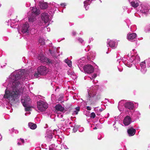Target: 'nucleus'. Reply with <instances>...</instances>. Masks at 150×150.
<instances>
[{
    "label": "nucleus",
    "mask_w": 150,
    "mask_h": 150,
    "mask_svg": "<svg viewBox=\"0 0 150 150\" xmlns=\"http://www.w3.org/2000/svg\"><path fill=\"white\" fill-rule=\"evenodd\" d=\"M15 79L13 83V91H12L5 90V94L4 98L8 99L12 102L17 98L19 93L23 92V89L20 83V76L16 75Z\"/></svg>",
    "instance_id": "nucleus-1"
},
{
    "label": "nucleus",
    "mask_w": 150,
    "mask_h": 150,
    "mask_svg": "<svg viewBox=\"0 0 150 150\" xmlns=\"http://www.w3.org/2000/svg\"><path fill=\"white\" fill-rule=\"evenodd\" d=\"M48 72L47 69L45 66H41L38 68L37 73L34 74V76L38 77L41 75H45Z\"/></svg>",
    "instance_id": "nucleus-2"
},
{
    "label": "nucleus",
    "mask_w": 150,
    "mask_h": 150,
    "mask_svg": "<svg viewBox=\"0 0 150 150\" xmlns=\"http://www.w3.org/2000/svg\"><path fill=\"white\" fill-rule=\"evenodd\" d=\"M37 107L40 111L43 112L47 108L48 105L46 102L42 100H40L37 102Z\"/></svg>",
    "instance_id": "nucleus-3"
},
{
    "label": "nucleus",
    "mask_w": 150,
    "mask_h": 150,
    "mask_svg": "<svg viewBox=\"0 0 150 150\" xmlns=\"http://www.w3.org/2000/svg\"><path fill=\"white\" fill-rule=\"evenodd\" d=\"M38 59L41 62H46L49 64L52 63V61L50 59L47 58L42 54H39Z\"/></svg>",
    "instance_id": "nucleus-4"
},
{
    "label": "nucleus",
    "mask_w": 150,
    "mask_h": 150,
    "mask_svg": "<svg viewBox=\"0 0 150 150\" xmlns=\"http://www.w3.org/2000/svg\"><path fill=\"white\" fill-rule=\"evenodd\" d=\"M83 70L86 73L88 74H91L94 71V69L91 65L88 64L84 66Z\"/></svg>",
    "instance_id": "nucleus-5"
},
{
    "label": "nucleus",
    "mask_w": 150,
    "mask_h": 150,
    "mask_svg": "<svg viewBox=\"0 0 150 150\" xmlns=\"http://www.w3.org/2000/svg\"><path fill=\"white\" fill-rule=\"evenodd\" d=\"M41 18L44 21L45 23H46L48 22L49 21V16L48 13H44L41 14Z\"/></svg>",
    "instance_id": "nucleus-6"
},
{
    "label": "nucleus",
    "mask_w": 150,
    "mask_h": 150,
    "mask_svg": "<svg viewBox=\"0 0 150 150\" xmlns=\"http://www.w3.org/2000/svg\"><path fill=\"white\" fill-rule=\"evenodd\" d=\"M125 107L129 110H133L134 108V105L133 103L131 102H128L124 104Z\"/></svg>",
    "instance_id": "nucleus-7"
},
{
    "label": "nucleus",
    "mask_w": 150,
    "mask_h": 150,
    "mask_svg": "<svg viewBox=\"0 0 150 150\" xmlns=\"http://www.w3.org/2000/svg\"><path fill=\"white\" fill-rule=\"evenodd\" d=\"M29 27V26L28 23L27 22H25L22 26L21 29L22 32L23 33H28Z\"/></svg>",
    "instance_id": "nucleus-8"
},
{
    "label": "nucleus",
    "mask_w": 150,
    "mask_h": 150,
    "mask_svg": "<svg viewBox=\"0 0 150 150\" xmlns=\"http://www.w3.org/2000/svg\"><path fill=\"white\" fill-rule=\"evenodd\" d=\"M131 117L129 116H127L124 120V124L125 126L129 125L131 123Z\"/></svg>",
    "instance_id": "nucleus-9"
},
{
    "label": "nucleus",
    "mask_w": 150,
    "mask_h": 150,
    "mask_svg": "<svg viewBox=\"0 0 150 150\" xmlns=\"http://www.w3.org/2000/svg\"><path fill=\"white\" fill-rule=\"evenodd\" d=\"M136 130L132 127H131L127 130V132L129 136H134L135 134Z\"/></svg>",
    "instance_id": "nucleus-10"
},
{
    "label": "nucleus",
    "mask_w": 150,
    "mask_h": 150,
    "mask_svg": "<svg viewBox=\"0 0 150 150\" xmlns=\"http://www.w3.org/2000/svg\"><path fill=\"white\" fill-rule=\"evenodd\" d=\"M30 100V98L26 97H24V98H22L21 100V102L24 107H26L27 105H28V102Z\"/></svg>",
    "instance_id": "nucleus-11"
},
{
    "label": "nucleus",
    "mask_w": 150,
    "mask_h": 150,
    "mask_svg": "<svg viewBox=\"0 0 150 150\" xmlns=\"http://www.w3.org/2000/svg\"><path fill=\"white\" fill-rule=\"evenodd\" d=\"M39 6L40 8L42 9H46L48 7L47 3L44 2H40L39 4Z\"/></svg>",
    "instance_id": "nucleus-12"
},
{
    "label": "nucleus",
    "mask_w": 150,
    "mask_h": 150,
    "mask_svg": "<svg viewBox=\"0 0 150 150\" xmlns=\"http://www.w3.org/2000/svg\"><path fill=\"white\" fill-rule=\"evenodd\" d=\"M55 108L56 110L58 111L63 112L64 110V108L60 104L56 105Z\"/></svg>",
    "instance_id": "nucleus-13"
},
{
    "label": "nucleus",
    "mask_w": 150,
    "mask_h": 150,
    "mask_svg": "<svg viewBox=\"0 0 150 150\" xmlns=\"http://www.w3.org/2000/svg\"><path fill=\"white\" fill-rule=\"evenodd\" d=\"M136 34L135 33L130 34L127 35L128 39L129 40H133L136 38Z\"/></svg>",
    "instance_id": "nucleus-14"
},
{
    "label": "nucleus",
    "mask_w": 150,
    "mask_h": 150,
    "mask_svg": "<svg viewBox=\"0 0 150 150\" xmlns=\"http://www.w3.org/2000/svg\"><path fill=\"white\" fill-rule=\"evenodd\" d=\"M28 126L29 127L32 129H35L37 127L36 124L31 122H29L28 123Z\"/></svg>",
    "instance_id": "nucleus-15"
},
{
    "label": "nucleus",
    "mask_w": 150,
    "mask_h": 150,
    "mask_svg": "<svg viewBox=\"0 0 150 150\" xmlns=\"http://www.w3.org/2000/svg\"><path fill=\"white\" fill-rule=\"evenodd\" d=\"M32 11V13H34L35 15H38L40 13V11L36 8L33 7Z\"/></svg>",
    "instance_id": "nucleus-16"
},
{
    "label": "nucleus",
    "mask_w": 150,
    "mask_h": 150,
    "mask_svg": "<svg viewBox=\"0 0 150 150\" xmlns=\"http://www.w3.org/2000/svg\"><path fill=\"white\" fill-rule=\"evenodd\" d=\"M131 5L134 8H136L139 6V4L137 2L132 1L131 2Z\"/></svg>",
    "instance_id": "nucleus-17"
},
{
    "label": "nucleus",
    "mask_w": 150,
    "mask_h": 150,
    "mask_svg": "<svg viewBox=\"0 0 150 150\" xmlns=\"http://www.w3.org/2000/svg\"><path fill=\"white\" fill-rule=\"evenodd\" d=\"M108 44L109 46L112 47H114L115 45V42L113 40H110Z\"/></svg>",
    "instance_id": "nucleus-18"
},
{
    "label": "nucleus",
    "mask_w": 150,
    "mask_h": 150,
    "mask_svg": "<svg viewBox=\"0 0 150 150\" xmlns=\"http://www.w3.org/2000/svg\"><path fill=\"white\" fill-rule=\"evenodd\" d=\"M75 109L76 110L74 111L73 114L77 115L78 114V112L80 111V107H77L75 108Z\"/></svg>",
    "instance_id": "nucleus-19"
},
{
    "label": "nucleus",
    "mask_w": 150,
    "mask_h": 150,
    "mask_svg": "<svg viewBox=\"0 0 150 150\" xmlns=\"http://www.w3.org/2000/svg\"><path fill=\"white\" fill-rule=\"evenodd\" d=\"M39 42L42 45H44L45 44V41L44 40L43 38H40L39 40Z\"/></svg>",
    "instance_id": "nucleus-20"
},
{
    "label": "nucleus",
    "mask_w": 150,
    "mask_h": 150,
    "mask_svg": "<svg viewBox=\"0 0 150 150\" xmlns=\"http://www.w3.org/2000/svg\"><path fill=\"white\" fill-rule=\"evenodd\" d=\"M65 62L67 63L69 67H70L71 66V62L68 59H65Z\"/></svg>",
    "instance_id": "nucleus-21"
},
{
    "label": "nucleus",
    "mask_w": 150,
    "mask_h": 150,
    "mask_svg": "<svg viewBox=\"0 0 150 150\" xmlns=\"http://www.w3.org/2000/svg\"><path fill=\"white\" fill-rule=\"evenodd\" d=\"M35 18L33 16H31L28 18V21L29 22H33Z\"/></svg>",
    "instance_id": "nucleus-22"
},
{
    "label": "nucleus",
    "mask_w": 150,
    "mask_h": 150,
    "mask_svg": "<svg viewBox=\"0 0 150 150\" xmlns=\"http://www.w3.org/2000/svg\"><path fill=\"white\" fill-rule=\"evenodd\" d=\"M25 107V111H30L31 110V107L28 106V105H27V106Z\"/></svg>",
    "instance_id": "nucleus-23"
},
{
    "label": "nucleus",
    "mask_w": 150,
    "mask_h": 150,
    "mask_svg": "<svg viewBox=\"0 0 150 150\" xmlns=\"http://www.w3.org/2000/svg\"><path fill=\"white\" fill-rule=\"evenodd\" d=\"M89 1H85L84 2V6H85V8H86V6H87L89 4Z\"/></svg>",
    "instance_id": "nucleus-24"
},
{
    "label": "nucleus",
    "mask_w": 150,
    "mask_h": 150,
    "mask_svg": "<svg viewBox=\"0 0 150 150\" xmlns=\"http://www.w3.org/2000/svg\"><path fill=\"white\" fill-rule=\"evenodd\" d=\"M96 117V114L94 112H93L91 114L90 117L91 118H94Z\"/></svg>",
    "instance_id": "nucleus-25"
},
{
    "label": "nucleus",
    "mask_w": 150,
    "mask_h": 150,
    "mask_svg": "<svg viewBox=\"0 0 150 150\" xmlns=\"http://www.w3.org/2000/svg\"><path fill=\"white\" fill-rule=\"evenodd\" d=\"M86 109L88 110H91V108L90 107L88 106L86 107Z\"/></svg>",
    "instance_id": "nucleus-26"
},
{
    "label": "nucleus",
    "mask_w": 150,
    "mask_h": 150,
    "mask_svg": "<svg viewBox=\"0 0 150 150\" xmlns=\"http://www.w3.org/2000/svg\"><path fill=\"white\" fill-rule=\"evenodd\" d=\"M60 5L63 7H65L66 6V4L65 3H62L60 4Z\"/></svg>",
    "instance_id": "nucleus-27"
},
{
    "label": "nucleus",
    "mask_w": 150,
    "mask_h": 150,
    "mask_svg": "<svg viewBox=\"0 0 150 150\" xmlns=\"http://www.w3.org/2000/svg\"><path fill=\"white\" fill-rule=\"evenodd\" d=\"M97 76V75L96 74H94L93 75V76H92V78H95Z\"/></svg>",
    "instance_id": "nucleus-28"
},
{
    "label": "nucleus",
    "mask_w": 150,
    "mask_h": 150,
    "mask_svg": "<svg viewBox=\"0 0 150 150\" xmlns=\"http://www.w3.org/2000/svg\"><path fill=\"white\" fill-rule=\"evenodd\" d=\"M79 40L81 42V43H82L83 42V40L81 38H79Z\"/></svg>",
    "instance_id": "nucleus-29"
},
{
    "label": "nucleus",
    "mask_w": 150,
    "mask_h": 150,
    "mask_svg": "<svg viewBox=\"0 0 150 150\" xmlns=\"http://www.w3.org/2000/svg\"><path fill=\"white\" fill-rule=\"evenodd\" d=\"M20 139L22 143H24V139L21 138Z\"/></svg>",
    "instance_id": "nucleus-30"
},
{
    "label": "nucleus",
    "mask_w": 150,
    "mask_h": 150,
    "mask_svg": "<svg viewBox=\"0 0 150 150\" xmlns=\"http://www.w3.org/2000/svg\"><path fill=\"white\" fill-rule=\"evenodd\" d=\"M72 34L73 35H74L76 34V32L75 31H73L72 32Z\"/></svg>",
    "instance_id": "nucleus-31"
},
{
    "label": "nucleus",
    "mask_w": 150,
    "mask_h": 150,
    "mask_svg": "<svg viewBox=\"0 0 150 150\" xmlns=\"http://www.w3.org/2000/svg\"><path fill=\"white\" fill-rule=\"evenodd\" d=\"M91 96L90 95V94L89 93H88V98L89 99V100H90V99L91 98Z\"/></svg>",
    "instance_id": "nucleus-32"
},
{
    "label": "nucleus",
    "mask_w": 150,
    "mask_h": 150,
    "mask_svg": "<svg viewBox=\"0 0 150 150\" xmlns=\"http://www.w3.org/2000/svg\"><path fill=\"white\" fill-rule=\"evenodd\" d=\"M103 110L104 109L103 108H101L99 110V111L101 112H102Z\"/></svg>",
    "instance_id": "nucleus-33"
},
{
    "label": "nucleus",
    "mask_w": 150,
    "mask_h": 150,
    "mask_svg": "<svg viewBox=\"0 0 150 150\" xmlns=\"http://www.w3.org/2000/svg\"><path fill=\"white\" fill-rule=\"evenodd\" d=\"M142 12V13H145V11H144V10L143 11L142 10V11H141Z\"/></svg>",
    "instance_id": "nucleus-34"
},
{
    "label": "nucleus",
    "mask_w": 150,
    "mask_h": 150,
    "mask_svg": "<svg viewBox=\"0 0 150 150\" xmlns=\"http://www.w3.org/2000/svg\"><path fill=\"white\" fill-rule=\"evenodd\" d=\"M17 144L18 145H21L20 143L19 142Z\"/></svg>",
    "instance_id": "nucleus-35"
},
{
    "label": "nucleus",
    "mask_w": 150,
    "mask_h": 150,
    "mask_svg": "<svg viewBox=\"0 0 150 150\" xmlns=\"http://www.w3.org/2000/svg\"><path fill=\"white\" fill-rule=\"evenodd\" d=\"M93 129H97V127H94V128H93Z\"/></svg>",
    "instance_id": "nucleus-36"
},
{
    "label": "nucleus",
    "mask_w": 150,
    "mask_h": 150,
    "mask_svg": "<svg viewBox=\"0 0 150 150\" xmlns=\"http://www.w3.org/2000/svg\"><path fill=\"white\" fill-rule=\"evenodd\" d=\"M146 70H144V72H144V74L146 72Z\"/></svg>",
    "instance_id": "nucleus-37"
}]
</instances>
